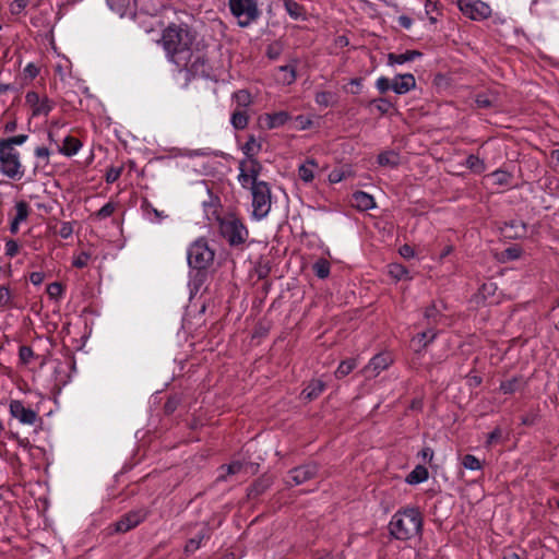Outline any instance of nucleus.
I'll return each mask as SVG.
<instances>
[{
	"mask_svg": "<svg viewBox=\"0 0 559 559\" xmlns=\"http://www.w3.org/2000/svg\"><path fill=\"white\" fill-rule=\"evenodd\" d=\"M27 139H28V135L19 134V135H14V136H11L8 139H1L0 145L7 147L9 150L16 151L15 146L24 144L27 141Z\"/></svg>",
	"mask_w": 559,
	"mask_h": 559,
	"instance_id": "a878e982",
	"label": "nucleus"
},
{
	"mask_svg": "<svg viewBox=\"0 0 559 559\" xmlns=\"http://www.w3.org/2000/svg\"><path fill=\"white\" fill-rule=\"evenodd\" d=\"M146 511L144 509H138L130 511L126 515H123L117 523H116V531L119 533H126L136 525H139L144 519L146 518Z\"/></svg>",
	"mask_w": 559,
	"mask_h": 559,
	"instance_id": "f8f14e48",
	"label": "nucleus"
},
{
	"mask_svg": "<svg viewBox=\"0 0 559 559\" xmlns=\"http://www.w3.org/2000/svg\"><path fill=\"white\" fill-rule=\"evenodd\" d=\"M238 180L243 188H247L249 185L252 187V178L248 176L246 171V162L240 163V174L238 176Z\"/></svg>",
	"mask_w": 559,
	"mask_h": 559,
	"instance_id": "c03bdc74",
	"label": "nucleus"
},
{
	"mask_svg": "<svg viewBox=\"0 0 559 559\" xmlns=\"http://www.w3.org/2000/svg\"><path fill=\"white\" fill-rule=\"evenodd\" d=\"M506 228L513 229L512 234H509V237L519 238L523 237L526 233V225L523 222L513 221ZM507 231V229H504Z\"/></svg>",
	"mask_w": 559,
	"mask_h": 559,
	"instance_id": "72a5a7b5",
	"label": "nucleus"
},
{
	"mask_svg": "<svg viewBox=\"0 0 559 559\" xmlns=\"http://www.w3.org/2000/svg\"><path fill=\"white\" fill-rule=\"evenodd\" d=\"M243 468V464L239 461L233 462L227 466H222V469L225 471V473L221 474L218 479H225L226 475H234L241 472Z\"/></svg>",
	"mask_w": 559,
	"mask_h": 559,
	"instance_id": "4c0bfd02",
	"label": "nucleus"
},
{
	"mask_svg": "<svg viewBox=\"0 0 559 559\" xmlns=\"http://www.w3.org/2000/svg\"><path fill=\"white\" fill-rule=\"evenodd\" d=\"M109 7L117 11L118 13L122 14L126 7L129 3V0H107Z\"/></svg>",
	"mask_w": 559,
	"mask_h": 559,
	"instance_id": "603ef678",
	"label": "nucleus"
},
{
	"mask_svg": "<svg viewBox=\"0 0 559 559\" xmlns=\"http://www.w3.org/2000/svg\"><path fill=\"white\" fill-rule=\"evenodd\" d=\"M284 7L286 12L294 19L299 20L304 16V9L294 0H285Z\"/></svg>",
	"mask_w": 559,
	"mask_h": 559,
	"instance_id": "c85d7f7f",
	"label": "nucleus"
},
{
	"mask_svg": "<svg viewBox=\"0 0 559 559\" xmlns=\"http://www.w3.org/2000/svg\"><path fill=\"white\" fill-rule=\"evenodd\" d=\"M332 93L330 92H319L316 94V103L319 106L329 107L332 100Z\"/></svg>",
	"mask_w": 559,
	"mask_h": 559,
	"instance_id": "a18cd8bd",
	"label": "nucleus"
},
{
	"mask_svg": "<svg viewBox=\"0 0 559 559\" xmlns=\"http://www.w3.org/2000/svg\"><path fill=\"white\" fill-rule=\"evenodd\" d=\"M462 464L465 468L471 471H479L483 466L480 461L472 454L464 455L462 459Z\"/></svg>",
	"mask_w": 559,
	"mask_h": 559,
	"instance_id": "c9c22d12",
	"label": "nucleus"
},
{
	"mask_svg": "<svg viewBox=\"0 0 559 559\" xmlns=\"http://www.w3.org/2000/svg\"><path fill=\"white\" fill-rule=\"evenodd\" d=\"M489 178L495 185L506 186L509 185L511 175L503 170H496L489 175Z\"/></svg>",
	"mask_w": 559,
	"mask_h": 559,
	"instance_id": "473e14b6",
	"label": "nucleus"
},
{
	"mask_svg": "<svg viewBox=\"0 0 559 559\" xmlns=\"http://www.w3.org/2000/svg\"><path fill=\"white\" fill-rule=\"evenodd\" d=\"M288 119L289 115L286 111H278L274 114H265L260 117L259 121L263 128L275 129L284 126Z\"/></svg>",
	"mask_w": 559,
	"mask_h": 559,
	"instance_id": "2eb2a0df",
	"label": "nucleus"
},
{
	"mask_svg": "<svg viewBox=\"0 0 559 559\" xmlns=\"http://www.w3.org/2000/svg\"><path fill=\"white\" fill-rule=\"evenodd\" d=\"M260 169L261 165L254 159L250 160L249 165L246 164V171L248 176L252 178V186L254 185V182H259L258 176L260 174Z\"/></svg>",
	"mask_w": 559,
	"mask_h": 559,
	"instance_id": "ea45409f",
	"label": "nucleus"
},
{
	"mask_svg": "<svg viewBox=\"0 0 559 559\" xmlns=\"http://www.w3.org/2000/svg\"><path fill=\"white\" fill-rule=\"evenodd\" d=\"M221 235L231 246L243 243L248 238V230L242 222L235 215H226L218 219Z\"/></svg>",
	"mask_w": 559,
	"mask_h": 559,
	"instance_id": "7ed1b4c3",
	"label": "nucleus"
},
{
	"mask_svg": "<svg viewBox=\"0 0 559 559\" xmlns=\"http://www.w3.org/2000/svg\"><path fill=\"white\" fill-rule=\"evenodd\" d=\"M393 362V358L389 353H380L371 358L365 367L364 372L367 377H377L381 371L385 370Z\"/></svg>",
	"mask_w": 559,
	"mask_h": 559,
	"instance_id": "ddd939ff",
	"label": "nucleus"
},
{
	"mask_svg": "<svg viewBox=\"0 0 559 559\" xmlns=\"http://www.w3.org/2000/svg\"><path fill=\"white\" fill-rule=\"evenodd\" d=\"M120 174H121V169H119V168H111L106 174V181L107 182H115L120 177Z\"/></svg>",
	"mask_w": 559,
	"mask_h": 559,
	"instance_id": "0e129e2a",
	"label": "nucleus"
},
{
	"mask_svg": "<svg viewBox=\"0 0 559 559\" xmlns=\"http://www.w3.org/2000/svg\"><path fill=\"white\" fill-rule=\"evenodd\" d=\"M281 47L280 45L277 44H272L267 47L266 49V56L272 59V60H275L280 57L281 55Z\"/></svg>",
	"mask_w": 559,
	"mask_h": 559,
	"instance_id": "052dcab7",
	"label": "nucleus"
},
{
	"mask_svg": "<svg viewBox=\"0 0 559 559\" xmlns=\"http://www.w3.org/2000/svg\"><path fill=\"white\" fill-rule=\"evenodd\" d=\"M211 150L210 148H198V150H187L185 152V156L187 157H198V156H210Z\"/></svg>",
	"mask_w": 559,
	"mask_h": 559,
	"instance_id": "13d9d810",
	"label": "nucleus"
},
{
	"mask_svg": "<svg viewBox=\"0 0 559 559\" xmlns=\"http://www.w3.org/2000/svg\"><path fill=\"white\" fill-rule=\"evenodd\" d=\"M19 249H20V246L15 240L10 239L5 242V254L8 257H10V258L15 257L19 253Z\"/></svg>",
	"mask_w": 559,
	"mask_h": 559,
	"instance_id": "09e8293b",
	"label": "nucleus"
},
{
	"mask_svg": "<svg viewBox=\"0 0 559 559\" xmlns=\"http://www.w3.org/2000/svg\"><path fill=\"white\" fill-rule=\"evenodd\" d=\"M25 103L32 109L33 117L48 116L53 108V103L47 96H40L34 91L26 93Z\"/></svg>",
	"mask_w": 559,
	"mask_h": 559,
	"instance_id": "9d476101",
	"label": "nucleus"
},
{
	"mask_svg": "<svg viewBox=\"0 0 559 559\" xmlns=\"http://www.w3.org/2000/svg\"><path fill=\"white\" fill-rule=\"evenodd\" d=\"M47 294L50 298H60L63 294V286L59 282H53L47 286Z\"/></svg>",
	"mask_w": 559,
	"mask_h": 559,
	"instance_id": "79ce46f5",
	"label": "nucleus"
},
{
	"mask_svg": "<svg viewBox=\"0 0 559 559\" xmlns=\"http://www.w3.org/2000/svg\"><path fill=\"white\" fill-rule=\"evenodd\" d=\"M312 269L319 278H326L330 274V262L326 259H319L313 263Z\"/></svg>",
	"mask_w": 559,
	"mask_h": 559,
	"instance_id": "cd10ccee",
	"label": "nucleus"
},
{
	"mask_svg": "<svg viewBox=\"0 0 559 559\" xmlns=\"http://www.w3.org/2000/svg\"><path fill=\"white\" fill-rule=\"evenodd\" d=\"M28 204L25 201H20L15 204V223L23 222L28 216Z\"/></svg>",
	"mask_w": 559,
	"mask_h": 559,
	"instance_id": "f704fd0d",
	"label": "nucleus"
},
{
	"mask_svg": "<svg viewBox=\"0 0 559 559\" xmlns=\"http://www.w3.org/2000/svg\"><path fill=\"white\" fill-rule=\"evenodd\" d=\"M400 254L405 259H411L415 255V252L409 245H404L400 248Z\"/></svg>",
	"mask_w": 559,
	"mask_h": 559,
	"instance_id": "338daca9",
	"label": "nucleus"
},
{
	"mask_svg": "<svg viewBox=\"0 0 559 559\" xmlns=\"http://www.w3.org/2000/svg\"><path fill=\"white\" fill-rule=\"evenodd\" d=\"M475 103L479 108H489L493 106L495 97L490 94L480 93L476 95Z\"/></svg>",
	"mask_w": 559,
	"mask_h": 559,
	"instance_id": "e433bc0d",
	"label": "nucleus"
},
{
	"mask_svg": "<svg viewBox=\"0 0 559 559\" xmlns=\"http://www.w3.org/2000/svg\"><path fill=\"white\" fill-rule=\"evenodd\" d=\"M345 178V173L343 170L335 169L330 173L329 180L333 183H337Z\"/></svg>",
	"mask_w": 559,
	"mask_h": 559,
	"instance_id": "680f3d73",
	"label": "nucleus"
},
{
	"mask_svg": "<svg viewBox=\"0 0 559 559\" xmlns=\"http://www.w3.org/2000/svg\"><path fill=\"white\" fill-rule=\"evenodd\" d=\"M116 206L114 203L108 202L103 207L99 209V211L96 213V216L98 218H107L115 212Z\"/></svg>",
	"mask_w": 559,
	"mask_h": 559,
	"instance_id": "49530a36",
	"label": "nucleus"
},
{
	"mask_svg": "<svg viewBox=\"0 0 559 559\" xmlns=\"http://www.w3.org/2000/svg\"><path fill=\"white\" fill-rule=\"evenodd\" d=\"M9 407L12 417L17 419L21 424L34 425L38 418V415L35 411L25 407L24 404L19 400H12Z\"/></svg>",
	"mask_w": 559,
	"mask_h": 559,
	"instance_id": "9b49d317",
	"label": "nucleus"
},
{
	"mask_svg": "<svg viewBox=\"0 0 559 559\" xmlns=\"http://www.w3.org/2000/svg\"><path fill=\"white\" fill-rule=\"evenodd\" d=\"M318 473V466L314 463H309L306 465L297 466L295 468H292L286 477H285V484L288 487L299 486L301 484H305L306 481L312 479L316 477Z\"/></svg>",
	"mask_w": 559,
	"mask_h": 559,
	"instance_id": "1a4fd4ad",
	"label": "nucleus"
},
{
	"mask_svg": "<svg viewBox=\"0 0 559 559\" xmlns=\"http://www.w3.org/2000/svg\"><path fill=\"white\" fill-rule=\"evenodd\" d=\"M0 173L11 179L21 180L25 175L20 153L0 145Z\"/></svg>",
	"mask_w": 559,
	"mask_h": 559,
	"instance_id": "20e7f679",
	"label": "nucleus"
},
{
	"mask_svg": "<svg viewBox=\"0 0 559 559\" xmlns=\"http://www.w3.org/2000/svg\"><path fill=\"white\" fill-rule=\"evenodd\" d=\"M275 78L277 82L284 85H290L296 80V66L288 64L278 67Z\"/></svg>",
	"mask_w": 559,
	"mask_h": 559,
	"instance_id": "f3484780",
	"label": "nucleus"
},
{
	"mask_svg": "<svg viewBox=\"0 0 559 559\" xmlns=\"http://www.w3.org/2000/svg\"><path fill=\"white\" fill-rule=\"evenodd\" d=\"M188 263L197 270L206 269L214 259V251L209 247L204 239L195 240L188 249Z\"/></svg>",
	"mask_w": 559,
	"mask_h": 559,
	"instance_id": "39448f33",
	"label": "nucleus"
},
{
	"mask_svg": "<svg viewBox=\"0 0 559 559\" xmlns=\"http://www.w3.org/2000/svg\"><path fill=\"white\" fill-rule=\"evenodd\" d=\"M253 216L258 219L266 217L271 210V189L266 182H254L251 187Z\"/></svg>",
	"mask_w": 559,
	"mask_h": 559,
	"instance_id": "0eeeda50",
	"label": "nucleus"
},
{
	"mask_svg": "<svg viewBox=\"0 0 559 559\" xmlns=\"http://www.w3.org/2000/svg\"><path fill=\"white\" fill-rule=\"evenodd\" d=\"M230 122L235 129L242 130L248 124V116L243 110H237L231 115Z\"/></svg>",
	"mask_w": 559,
	"mask_h": 559,
	"instance_id": "c756f323",
	"label": "nucleus"
},
{
	"mask_svg": "<svg viewBox=\"0 0 559 559\" xmlns=\"http://www.w3.org/2000/svg\"><path fill=\"white\" fill-rule=\"evenodd\" d=\"M203 538H204V534H202V535H198L197 537L191 538V539L187 543V545H186V551H188V552H193V551H195V550L200 547L201 542H202V539H203Z\"/></svg>",
	"mask_w": 559,
	"mask_h": 559,
	"instance_id": "5fc2aeb1",
	"label": "nucleus"
},
{
	"mask_svg": "<svg viewBox=\"0 0 559 559\" xmlns=\"http://www.w3.org/2000/svg\"><path fill=\"white\" fill-rule=\"evenodd\" d=\"M438 316H439V311L435 305L428 307L425 311V317L428 320H433L436 322Z\"/></svg>",
	"mask_w": 559,
	"mask_h": 559,
	"instance_id": "69168bd1",
	"label": "nucleus"
},
{
	"mask_svg": "<svg viewBox=\"0 0 559 559\" xmlns=\"http://www.w3.org/2000/svg\"><path fill=\"white\" fill-rule=\"evenodd\" d=\"M317 167V163L313 159H308L305 164L299 166L298 175L299 178L305 182H311L314 178L313 168Z\"/></svg>",
	"mask_w": 559,
	"mask_h": 559,
	"instance_id": "5701e85b",
	"label": "nucleus"
},
{
	"mask_svg": "<svg viewBox=\"0 0 559 559\" xmlns=\"http://www.w3.org/2000/svg\"><path fill=\"white\" fill-rule=\"evenodd\" d=\"M421 528V513L414 507L399 510L389 523L390 534L399 540H408L420 535Z\"/></svg>",
	"mask_w": 559,
	"mask_h": 559,
	"instance_id": "f03ea898",
	"label": "nucleus"
},
{
	"mask_svg": "<svg viewBox=\"0 0 559 559\" xmlns=\"http://www.w3.org/2000/svg\"><path fill=\"white\" fill-rule=\"evenodd\" d=\"M88 258V254L83 252L73 261V265L76 267H84L87 264Z\"/></svg>",
	"mask_w": 559,
	"mask_h": 559,
	"instance_id": "774afa93",
	"label": "nucleus"
},
{
	"mask_svg": "<svg viewBox=\"0 0 559 559\" xmlns=\"http://www.w3.org/2000/svg\"><path fill=\"white\" fill-rule=\"evenodd\" d=\"M357 367V360L354 358L343 360L335 370V377L342 379L349 374Z\"/></svg>",
	"mask_w": 559,
	"mask_h": 559,
	"instance_id": "b1692460",
	"label": "nucleus"
},
{
	"mask_svg": "<svg viewBox=\"0 0 559 559\" xmlns=\"http://www.w3.org/2000/svg\"><path fill=\"white\" fill-rule=\"evenodd\" d=\"M416 86V81L413 74L405 73L399 74L392 80V90L396 94H406Z\"/></svg>",
	"mask_w": 559,
	"mask_h": 559,
	"instance_id": "4468645a",
	"label": "nucleus"
},
{
	"mask_svg": "<svg viewBox=\"0 0 559 559\" xmlns=\"http://www.w3.org/2000/svg\"><path fill=\"white\" fill-rule=\"evenodd\" d=\"M325 384L322 380L316 379L312 380L307 388L302 391L304 399L308 401H312L317 399L323 391H324Z\"/></svg>",
	"mask_w": 559,
	"mask_h": 559,
	"instance_id": "a211bd4d",
	"label": "nucleus"
},
{
	"mask_svg": "<svg viewBox=\"0 0 559 559\" xmlns=\"http://www.w3.org/2000/svg\"><path fill=\"white\" fill-rule=\"evenodd\" d=\"M194 40L195 34L187 24H170L163 31L159 43L169 62L180 70L197 71L200 56L193 53Z\"/></svg>",
	"mask_w": 559,
	"mask_h": 559,
	"instance_id": "f257e3e1",
	"label": "nucleus"
},
{
	"mask_svg": "<svg viewBox=\"0 0 559 559\" xmlns=\"http://www.w3.org/2000/svg\"><path fill=\"white\" fill-rule=\"evenodd\" d=\"M234 98L238 106L247 107L251 104V95L245 90H240L234 94Z\"/></svg>",
	"mask_w": 559,
	"mask_h": 559,
	"instance_id": "a19ab883",
	"label": "nucleus"
},
{
	"mask_svg": "<svg viewBox=\"0 0 559 559\" xmlns=\"http://www.w3.org/2000/svg\"><path fill=\"white\" fill-rule=\"evenodd\" d=\"M521 385H522V379L514 377L512 379L502 381L500 383L499 389L503 394H512V393L516 392L521 388Z\"/></svg>",
	"mask_w": 559,
	"mask_h": 559,
	"instance_id": "393cba45",
	"label": "nucleus"
},
{
	"mask_svg": "<svg viewBox=\"0 0 559 559\" xmlns=\"http://www.w3.org/2000/svg\"><path fill=\"white\" fill-rule=\"evenodd\" d=\"M381 166L396 167L400 164V155L395 151H384L378 155Z\"/></svg>",
	"mask_w": 559,
	"mask_h": 559,
	"instance_id": "412c9836",
	"label": "nucleus"
},
{
	"mask_svg": "<svg viewBox=\"0 0 559 559\" xmlns=\"http://www.w3.org/2000/svg\"><path fill=\"white\" fill-rule=\"evenodd\" d=\"M20 359L27 364L34 356V352L29 346H21L19 350Z\"/></svg>",
	"mask_w": 559,
	"mask_h": 559,
	"instance_id": "864d4df0",
	"label": "nucleus"
},
{
	"mask_svg": "<svg viewBox=\"0 0 559 559\" xmlns=\"http://www.w3.org/2000/svg\"><path fill=\"white\" fill-rule=\"evenodd\" d=\"M420 56L421 52H419L418 50H407L406 52L400 55L389 53L388 63L390 66L403 64L405 62L413 61L415 58Z\"/></svg>",
	"mask_w": 559,
	"mask_h": 559,
	"instance_id": "6ab92c4d",
	"label": "nucleus"
},
{
	"mask_svg": "<svg viewBox=\"0 0 559 559\" xmlns=\"http://www.w3.org/2000/svg\"><path fill=\"white\" fill-rule=\"evenodd\" d=\"M28 0H14L10 5L12 14H20L27 7Z\"/></svg>",
	"mask_w": 559,
	"mask_h": 559,
	"instance_id": "3c124183",
	"label": "nucleus"
},
{
	"mask_svg": "<svg viewBox=\"0 0 559 559\" xmlns=\"http://www.w3.org/2000/svg\"><path fill=\"white\" fill-rule=\"evenodd\" d=\"M465 165L475 174H480L485 170L484 162L476 155H469L466 158Z\"/></svg>",
	"mask_w": 559,
	"mask_h": 559,
	"instance_id": "7c9ffc66",
	"label": "nucleus"
},
{
	"mask_svg": "<svg viewBox=\"0 0 559 559\" xmlns=\"http://www.w3.org/2000/svg\"><path fill=\"white\" fill-rule=\"evenodd\" d=\"M45 280V274L43 272H33L29 275V281L33 285H40Z\"/></svg>",
	"mask_w": 559,
	"mask_h": 559,
	"instance_id": "e2e57ef3",
	"label": "nucleus"
},
{
	"mask_svg": "<svg viewBox=\"0 0 559 559\" xmlns=\"http://www.w3.org/2000/svg\"><path fill=\"white\" fill-rule=\"evenodd\" d=\"M35 156L43 160L44 162V165L43 166H46L49 162V155H50V152L47 147L45 146H38L35 148Z\"/></svg>",
	"mask_w": 559,
	"mask_h": 559,
	"instance_id": "8fccbe9b",
	"label": "nucleus"
},
{
	"mask_svg": "<svg viewBox=\"0 0 559 559\" xmlns=\"http://www.w3.org/2000/svg\"><path fill=\"white\" fill-rule=\"evenodd\" d=\"M389 274L397 280L401 281L403 278H406L408 275V271L405 266L402 264L393 263L389 265Z\"/></svg>",
	"mask_w": 559,
	"mask_h": 559,
	"instance_id": "2f4dec72",
	"label": "nucleus"
},
{
	"mask_svg": "<svg viewBox=\"0 0 559 559\" xmlns=\"http://www.w3.org/2000/svg\"><path fill=\"white\" fill-rule=\"evenodd\" d=\"M460 11L467 17L480 21L491 14L490 7L480 0H457Z\"/></svg>",
	"mask_w": 559,
	"mask_h": 559,
	"instance_id": "6e6552de",
	"label": "nucleus"
},
{
	"mask_svg": "<svg viewBox=\"0 0 559 559\" xmlns=\"http://www.w3.org/2000/svg\"><path fill=\"white\" fill-rule=\"evenodd\" d=\"M0 307L1 308H12V295L7 286H0Z\"/></svg>",
	"mask_w": 559,
	"mask_h": 559,
	"instance_id": "58836bf2",
	"label": "nucleus"
},
{
	"mask_svg": "<svg viewBox=\"0 0 559 559\" xmlns=\"http://www.w3.org/2000/svg\"><path fill=\"white\" fill-rule=\"evenodd\" d=\"M428 478V471L423 465H417L406 477V481L411 485H416L425 481Z\"/></svg>",
	"mask_w": 559,
	"mask_h": 559,
	"instance_id": "4be33fe9",
	"label": "nucleus"
},
{
	"mask_svg": "<svg viewBox=\"0 0 559 559\" xmlns=\"http://www.w3.org/2000/svg\"><path fill=\"white\" fill-rule=\"evenodd\" d=\"M271 486L270 478L258 479L249 490V497L255 498L262 495Z\"/></svg>",
	"mask_w": 559,
	"mask_h": 559,
	"instance_id": "bb28decb",
	"label": "nucleus"
},
{
	"mask_svg": "<svg viewBox=\"0 0 559 559\" xmlns=\"http://www.w3.org/2000/svg\"><path fill=\"white\" fill-rule=\"evenodd\" d=\"M426 14L429 16L431 23H436L438 20V9L435 3L427 1L425 5Z\"/></svg>",
	"mask_w": 559,
	"mask_h": 559,
	"instance_id": "de8ad7c7",
	"label": "nucleus"
},
{
	"mask_svg": "<svg viewBox=\"0 0 559 559\" xmlns=\"http://www.w3.org/2000/svg\"><path fill=\"white\" fill-rule=\"evenodd\" d=\"M372 104H374L376 108L381 114H386L392 106L391 103L385 98L376 99L372 102Z\"/></svg>",
	"mask_w": 559,
	"mask_h": 559,
	"instance_id": "4d7b16f0",
	"label": "nucleus"
},
{
	"mask_svg": "<svg viewBox=\"0 0 559 559\" xmlns=\"http://www.w3.org/2000/svg\"><path fill=\"white\" fill-rule=\"evenodd\" d=\"M436 332L432 330H428L425 332H421L417 334V336L414 338V341H417L418 343H423V346H426L428 343L432 342L436 337Z\"/></svg>",
	"mask_w": 559,
	"mask_h": 559,
	"instance_id": "37998d69",
	"label": "nucleus"
},
{
	"mask_svg": "<svg viewBox=\"0 0 559 559\" xmlns=\"http://www.w3.org/2000/svg\"><path fill=\"white\" fill-rule=\"evenodd\" d=\"M82 144L80 140L73 136H66L61 146H59V152L66 156L75 155L81 148Z\"/></svg>",
	"mask_w": 559,
	"mask_h": 559,
	"instance_id": "aec40b11",
	"label": "nucleus"
},
{
	"mask_svg": "<svg viewBox=\"0 0 559 559\" xmlns=\"http://www.w3.org/2000/svg\"><path fill=\"white\" fill-rule=\"evenodd\" d=\"M352 205L359 211H368L376 206L372 195L364 191H356L352 197Z\"/></svg>",
	"mask_w": 559,
	"mask_h": 559,
	"instance_id": "dca6fc26",
	"label": "nucleus"
},
{
	"mask_svg": "<svg viewBox=\"0 0 559 559\" xmlns=\"http://www.w3.org/2000/svg\"><path fill=\"white\" fill-rule=\"evenodd\" d=\"M73 234L72 224L69 222H64L61 224L59 229V235L61 238L67 239Z\"/></svg>",
	"mask_w": 559,
	"mask_h": 559,
	"instance_id": "bf43d9fd",
	"label": "nucleus"
},
{
	"mask_svg": "<svg viewBox=\"0 0 559 559\" xmlns=\"http://www.w3.org/2000/svg\"><path fill=\"white\" fill-rule=\"evenodd\" d=\"M376 86L381 93H385L389 90H392V81L388 78L381 76L377 80Z\"/></svg>",
	"mask_w": 559,
	"mask_h": 559,
	"instance_id": "6e6d98bb",
	"label": "nucleus"
},
{
	"mask_svg": "<svg viewBox=\"0 0 559 559\" xmlns=\"http://www.w3.org/2000/svg\"><path fill=\"white\" fill-rule=\"evenodd\" d=\"M228 5L241 27L249 26L260 15L255 0H229Z\"/></svg>",
	"mask_w": 559,
	"mask_h": 559,
	"instance_id": "423d86ee",
	"label": "nucleus"
}]
</instances>
